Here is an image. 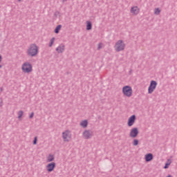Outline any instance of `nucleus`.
Returning a JSON list of instances; mask_svg holds the SVG:
<instances>
[{"mask_svg":"<svg viewBox=\"0 0 177 177\" xmlns=\"http://www.w3.org/2000/svg\"><path fill=\"white\" fill-rule=\"evenodd\" d=\"M39 48L37 44H32L29 46L26 53L30 57H35L39 53Z\"/></svg>","mask_w":177,"mask_h":177,"instance_id":"f257e3e1","label":"nucleus"},{"mask_svg":"<svg viewBox=\"0 0 177 177\" xmlns=\"http://www.w3.org/2000/svg\"><path fill=\"white\" fill-rule=\"evenodd\" d=\"M125 43L121 39L118 40L114 46L115 52H122L125 49Z\"/></svg>","mask_w":177,"mask_h":177,"instance_id":"f03ea898","label":"nucleus"},{"mask_svg":"<svg viewBox=\"0 0 177 177\" xmlns=\"http://www.w3.org/2000/svg\"><path fill=\"white\" fill-rule=\"evenodd\" d=\"M21 69L23 73H31L32 71V65L30 62H25L22 64Z\"/></svg>","mask_w":177,"mask_h":177,"instance_id":"7ed1b4c3","label":"nucleus"},{"mask_svg":"<svg viewBox=\"0 0 177 177\" xmlns=\"http://www.w3.org/2000/svg\"><path fill=\"white\" fill-rule=\"evenodd\" d=\"M122 93L124 96L131 97L132 96V87L129 86H125L122 88Z\"/></svg>","mask_w":177,"mask_h":177,"instance_id":"20e7f679","label":"nucleus"},{"mask_svg":"<svg viewBox=\"0 0 177 177\" xmlns=\"http://www.w3.org/2000/svg\"><path fill=\"white\" fill-rule=\"evenodd\" d=\"M157 87V82L152 80L151 81V83L149 84V86L148 88V93H151L152 92H154V89Z\"/></svg>","mask_w":177,"mask_h":177,"instance_id":"39448f33","label":"nucleus"},{"mask_svg":"<svg viewBox=\"0 0 177 177\" xmlns=\"http://www.w3.org/2000/svg\"><path fill=\"white\" fill-rule=\"evenodd\" d=\"M62 138L64 142H70V139H71V134H70V131L66 130L62 133Z\"/></svg>","mask_w":177,"mask_h":177,"instance_id":"423d86ee","label":"nucleus"},{"mask_svg":"<svg viewBox=\"0 0 177 177\" xmlns=\"http://www.w3.org/2000/svg\"><path fill=\"white\" fill-rule=\"evenodd\" d=\"M82 136L84 139H91L93 136V131L92 130H85L83 132Z\"/></svg>","mask_w":177,"mask_h":177,"instance_id":"0eeeda50","label":"nucleus"},{"mask_svg":"<svg viewBox=\"0 0 177 177\" xmlns=\"http://www.w3.org/2000/svg\"><path fill=\"white\" fill-rule=\"evenodd\" d=\"M138 134L139 130H138V128L134 127L130 131L129 136L130 138H136Z\"/></svg>","mask_w":177,"mask_h":177,"instance_id":"6e6552de","label":"nucleus"},{"mask_svg":"<svg viewBox=\"0 0 177 177\" xmlns=\"http://www.w3.org/2000/svg\"><path fill=\"white\" fill-rule=\"evenodd\" d=\"M55 50L57 53H63L64 50H66V46H64L63 44H61L56 48Z\"/></svg>","mask_w":177,"mask_h":177,"instance_id":"1a4fd4ad","label":"nucleus"},{"mask_svg":"<svg viewBox=\"0 0 177 177\" xmlns=\"http://www.w3.org/2000/svg\"><path fill=\"white\" fill-rule=\"evenodd\" d=\"M136 120V115H132L128 120V122H127L128 127H132V125L135 124Z\"/></svg>","mask_w":177,"mask_h":177,"instance_id":"9d476101","label":"nucleus"},{"mask_svg":"<svg viewBox=\"0 0 177 177\" xmlns=\"http://www.w3.org/2000/svg\"><path fill=\"white\" fill-rule=\"evenodd\" d=\"M55 168H56V163L54 162L49 163L48 165H46V169L48 172H52V171H53Z\"/></svg>","mask_w":177,"mask_h":177,"instance_id":"9b49d317","label":"nucleus"},{"mask_svg":"<svg viewBox=\"0 0 177 177\" xmlns=\"http://www.w3.org/2000/svg\"><path fill=\"white\" fill-rule=\"evenodd\" d=\"M139 12H140V10L138 6L131 7V13L136 16V15L139 14Z\"/></svg>","mask_w":177,"mask_h":177,"instance_id":"f8f14e48","label":"nucleus"},{"mask_svg":"<svg viewBox=\"0 0 177 177\" xmlns=\"http://www.w3.org/2000/svg\"><path fill=\"white\" fill-rule=\"evenodd\" d=\"M151 160H153V153H147L145 155V161L147 162H149Z\"/></svg>","mask_w":177,"mask_h":177,"instance_id":"ddd939ff","label":"nucleus"},{"mask_svg":"<svg viewBox=\"0 0 177 177\" xmlns=\"http://www.w3.org/2000/svg\"><path fill=\"white\" fill-rule=\"evenodd\" d=\"M55 160V156L52 154H49L47 157V162H52Z\"/></svg>","mask_w":177,"mask_h":177,"instance_id":"4468645a","label":"nucleus"},{"mask_svg":"<svg viewBox=\"0 0 177 177\" xmlns=\"http://www.w3.org/2000/svg\"><path fill=\"white\" fill-rule=\"evenodd\" d=\"M80 125L82 127V128H86V127H88V120L82 121L80 122Z\"/></svg>","mask_w":177,"mask_h":177,"instance_id":"2eb2a0df","label":"nucleus"},{"mask_svg":"<svg viewBox=\"0 0 177 177\" xmlns=\"http://www.w3.org/2000/svg\"><path fill=\"white\" fill-rule=\"evenodd\" d=\"M170 164H172V160L171 159H167V161L165 163V165L164 167L165 169H167V168H169Z\"/></svg>","mask_w":177,"mask_h":177,"instance_id":"dca6fc26","label":"nucleus"},{"mask_svg":"<svg viewBox=\"0 0 177 177\" xmlns=\"http://www.w3.org/2000/svg\"><path fill=\"white\" fill-rule=\"evenodd\" d=\"M86 30H92V23L91 22V21H86Z\"/></svg>","mask_w":177,"mask_h":177,"instance_id":"f3484780","label":"nucleus"},{"mask_svg":"<svg viewBox=\"0 0 177 177\" xmlns=\"http://www.w3.org/2000/svg\"><path fill=\"white\" fill-rule=\"evenodd\" d=\"M60 28H62V25H58L55 29V34H59V31H60Z\"/></svg>","mask_w":177,"mask_h":177,"instance_id":"a211bd4d","label":"nucleus"},{"mask_svg":"<svg viewBox=\"0 0 177 177\" xmlns=\"http://www.w3.org/2000/svg\"><path fill=\"white\" fill-rule=\"evenodd\" d=\"M55 37H53L50 40L49 47L51 48V46L53 45V43L55 42Z\"/></svg>","mask_w":177,"mask_h":177,"instance_id":"6ab92c4d","label":"nucleus"},{"mask_svg":"<svg viewBox=\"0 0 177 177\" xmlns=\"http://www.w3.org/2000/svg\"><path fill=\"white\" fill-rule=\"evenodd\" d=\"M23 114H24L23 111H19L18 112V118H19V119L21 118V117H23Z\"/></svg>","mask_w":177,"mask_h":177,"instance_id":"aec40b11","label":"nucleus"},{"mask_svg":"<svg viewBox=\"0 0 177 177\" xmlns=\"http://www.w3.org/2000/svg\"><path fill=\"white\" fill-rule=\"evenodd\" d=\"M161 10H160V8H156L155 11H154V14L155 15H160Z\"/></svg>","mask_w":177,"mask_h":177,"instance_id":"412c9836","label":"nucleus"},{"mask_svg":"<svg viewBox=\"0 0 177 177\" xmlns=\"http://www.w3.org/2000/svg\"><path fill=\"white\" fill-rule=\"evenodd\" d=\"M133 145L134 146H138V145H139V140H134L133 141Z\"/></svg>","mask_w":177,"mask_h":177,"instance_id":"4be33fe9","label":"nucleus"},{"mask_svg":"<svg viewBox=\"0 0 177 177\" xmlns=\"http://www.w3.org/2000/svg\"><path fill=\"white\" fill-rule=\"evenodd\" d=\"M3 106V100L2 98H0V107H2Z\"/></svg>","mask_w":177,"mask_h":177,"instance_id":"5701e85b","label":"nucleus"},{"mask_svg":"<svg viewBox=\"0 0 177 177\" xmlns=\"http://www.w3.org/2000/svg\"><path fill=\"white\" fill-rule=\"evenodd\" d=\"M59 15H60V12L59 11H56L55 13H54V16H55V17H57V16H59Z\"/></svg>","mask_w":177,"mask_h":177,"instance_id":"b1692460","label":"nucleus"},{"mask_svg":"<svg viewBox=\"0 0 177 177\" xmlns=\"http://www.w3.org/2000/svg\"><path fill=\"white\" fill-rule=\"evenodd\" d=\"M100 49H102V44L101 43H100L98 44V47H97V50H99Z\"/></svg>","mask_w":177,"mask_h":177,"instance_id":"393cba45","label":"nucleus"},{"mask_svg":"<svg viewBox=\"0 0 177 177\" xmlns=\"http://www.w3.org/2000/svg\"><path fill=\"white\" fill-rule=\"evenodd\" d=\"M33 145H37V137H35V139L33 140Z\"/></svg>","mask_w":177,"mask_h":177,"instance_id":"a878e982","label":"nucleus"},{"mask_svg":"<svg viewBox=\"0 0 177 177\" xmlns=\"http://www.w3.org/2000/svg\"><path fill=\"white\" fill-rule=\"evenodd\" d=\"M32 117H34V112H32L30 116H29V118H32Z\"/></svg>","mask_w":177,"mask_h":177,"instance_id":"bb28decb","label":"nucleus"},{"mask_svg":"<svg viewBox=\"0 0 177 177\" xmlns=\"http://www.w3.org/2000/svg\"><path fill=\"white\" fill-rule=\"evenodd\" d=\"M3 88L0 87V92L1 93V92H3Z\"/></svg>","mask_w":177,"mask_h":177,"instance_id":"cd10ccee","label":"nucleus"},{"mask_svg":"<svg viewBox=\"0 0 177 177\" xmlns=\"http://www.w3.org/2000/svg\"><path fill=\"white\" fill-rule=\"evenodd\" d=\"M2 62V55H0V63Z\"/></svg>","mask_w":177,"mask_h":177,"instance_id":"c85d7f7f","label":"nucleus"},{"mask_svg":"<svg viewBox=\"0 0 177 177\" xmlns=\"http://www.w3.org/2000/svg\"><path fill=\"white\" fill-rule=\"evenodd\" d=\"M62 2H67V0H62Z\"/></svg>","mask_w":177,"mask_h":177,"instance_id":"c756f323","label":"nucleus"},{"mask_svg":"<svg viewBox=\"0 0 177 177\" xmlns=\"http://www.w3.org/2000/svg\"><path fill=\"white\" fill-rule=\"evenodd\" d=\"M131 73H132V70H130L129 71V74H131Z\"/></svg>","mask_w":177,"mask_h":177,"instance_id":"7c9ffc66","label":"nucleus"},{"mask_svg":"<svg viewBox=\"0 0 177 177\" xmlns=\"http://www.w3.org/2000/svg\"><path fill=\"white\" fill-rule=\"evenodd\" d=\"M167 177H172V176H171L170 174L168 175Z\"/></svg>","mask_w":177,"mask_h":177,"instance_id":"2f4dec72","label":"nucleus"},{"mask_svg":"<svg viewBox=\"0 0 177 177\" xmlns=\"http://www.w3.org/2000/svg\"><path fill=\"white\" fill-rule=\"evenodd\" d=\"M0 68H2V65H0Z\"/></svg>","mask_w":177,"mask_h":177,"instance_id":"473e14b6","label":"nucleus"},{"mask_svg":"<svg viewBox=\"0 0 177 177\" xmlns=\"http://www.w3.org/2000/svg\"><path fill=\"white\" fill-rule=\"evenodd\" d=\"M19 1H21V0H19Z\"/></svg>","mask_w":177,"mask_h":177,"instance_id":"72a5a7b5","label":"nucleus"}]
</instances>
